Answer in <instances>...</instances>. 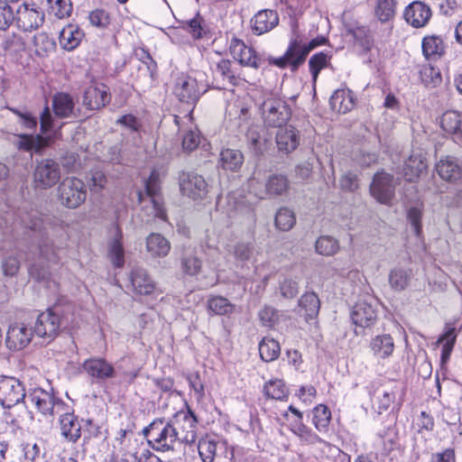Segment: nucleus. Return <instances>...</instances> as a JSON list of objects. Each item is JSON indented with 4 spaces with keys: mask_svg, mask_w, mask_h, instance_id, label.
<instances>
[{
    "mask_svg": "<svg viewBox=\"0 0 462 462\" xmlns=\"http://www.w3.org/2000/svg\"><path fill=\"white\" fill-rule=\"evenodd\" d=\"M325 42V37L320 36L306 42L300 34L295 32L284 54L282 57L271 59L270 63L280 69L290 68L294 72L305 62L309 53Z\"/></svg>",
    "mask_w": 462,
    "mask_h": 462,
    "instance_id": "1",
    "label": "nucleus"
},
{
    "mask_svg": "<svg viewBox=\"0 0 462 462\" xmlns=\"http://www.w3.org/2000/svg\"><path fill=\"white\" fill-rule=\"evenodd\" d=\"M148 445L160 452L173 451L180 444L178 432L165 419H156L143 430Z\"/></svg>",
    "mask_w": 462,
    "mask_h": 462,
    "instance_id": "2",
    "label": "nucleus"
},
{
    "mask_svg": "<svg viewBox=\"0 0 462 462\" xmlns=\"http://www.w3.org/2000/svg\"><path fill=\"white\" fill-rule=\"evenodd\" d=\"M138 199L143 204V209L149 217L162 220L167 219V213L160 195V174L153 170L145 180V191L138 192Z\"/></svg>",
    "mask_w": 462,
    "mask_h": 462,
    "instance_id": "3",
    "label": "nucleus"
},
{
    "mask_svg": "<svg viewBox=\"0 0 462 462\" xmlns=\"http://www.w3.org/2000/svg\"><path fill=\"white\" fill-rule=\"evenodd\" d=\"M261 116L269 127H281L289 121L291 116L288 104L273 94H268L260 106Z\"/></svg>",
    "mask_w": 462,
    "mask_h": 462,
    "instance_id": "4",
    "label": "nucleus"
},
{
    "mask_svg": "<svg viewBox=\"0 0 462 462\" xmlns=\"http://www.w3.org/2000/svg\"><path fill=\"white\" fill-rule=\"evenodd\" d=\"M58 193L60 203L69 208H78L87 197L84 182L74 177L64 179L59 185Z\"/></svg>",
    "mask_w": 462,
    "mask_h": 462,
    "instance_id": "5",
    "label": "nucleus"
},
{
    "mask_svg": "<svg viewBox=\"0 0 462 462\" xmlns=\"http://www.w3.org/2000/svg\"><path fill=\"white\" fill-rule=\"evenodd\" d=\"M169 420L178 432L180 443L192 444L196 441L198 420L190 410L180 411Z\"/></svg>",
    "mask_w": 462,
    "mask_h": 462,
    "instance_id": "6",
    "label": "nucleus"
},
{
    "mask_svg": "<svg viewBox=\"0 0 462 462\" xmlns=\"http://www.w3.org/2000/svg\"><path fill=\"white\" fill-rule=\"evenodd\" d=\"M204 92L203 86L189 75L181 73L175 79L173 94L180 102L195 105Z\"/></svg>",
    "mask_w": 462,
    "mask_h": 462,
    "instance_id": "7",
    "label": "nucleus"
},
{
    "mask_svg": "<svg viewBox=\"0 0 462 462\" xmlns=\"http://www.w3.org/2000/svg\"><path fill=\"white\" fill-rule=\"evenodd\" d=\"M60 179L59 163L52 159H42L36 162L33 171V182L37 189H46L53 187Z\"/></svg>",
    "mask_w": 462,
    "mask_h": 462,
    "instance_id": "8",
    "label": "nucleus"
},
{
    "mask_svg": "<svg viewBox=\"0 0 462 462\" xmlns=\"http://www.w3.org/2000/svg\"><path fill=\"white\" fill-rule=\"evenodd\" d=\"M395 186L392 174L384 171L377 172L370 184V194L379 203L390 205L395 196Z\"/></svg>",
    "mask_w": 462,
    "mask_h": 462,
    "instance_id": "9",
    "label": "nucleus"
},
{
    "mask_svg": "<svg viewBox=\"0 0 462 462\" xmlns=\"http://www.w3.org/2000/svg\"><path fill=\"white\" fill-rule=\"evenodd\" d=\"M24 386L20 380L13 376L0 375V404L11 408L25 398Z\"/></svg>",
    "mask_w": 462,
    "mask_h": 462,
    "instance_id": "10",
    "label": "nucleus"
},
{
    "mask_svg": "<svg viewBox=\"0 0 462 462\" xmlns=\"http://www.w3.org/2000/svg\"><path fill=\"white\" fill-rule=\"evenodd\" d=\"M179 180L181 193L193 200L204 199L208 192L205 179L196 172H182Z\"/></svg>",
    "mask_w": 462,
    "mask_h": 462,
    "instance_id": "11",
    "label": "nucleus"
},
{
    "mask_svg": "<svg viewBox=\"0 0 462 462\" xmlns=\"http://www.w3.org/2000/svg\"><path fill=\"white\" fill-rule=\"evenodd\" d=\"M351 319L356 327H372L377 319L375 300L370 297L359 300L352 309Z\"/></svg>",
    "mask_w": 462,
    "mask_h": 462,
    "instance_id": "12",
    "label": "nucleus"
},
{
    "mask_svg": "<svg viewBox=\"0 0 462 462\" xmlns=\"http://www.w3.org/2000/svg\"><path fill=\"white\" fill-rule=\"evenodd\" d=\"M60 328V315L52 310H48L39 314L33 330L39 337L51 341L58 335Z\"/></svg>",
    "mask_w": 462,
    "mask_h": 462,
    "instance_id": "13",
    "label": "nucleus"
},
{
    "mask_svg": "<svg viewBox=\"0 0 462 462\" xmlns=\"http://www.w3.org/2000/svg\"><path fill=\"white\" fill-rule=\"evenodd\" d=\"M111 100L109 88L102 83L88 86L83 95V106L88 110H98L105 107Z\"/></svg>",
    "mask_w": 462,
    "mask_h": 462,
    "instance_id": "14",
    "label": "nucleus"
},
{
    "mask_svg": "<svg viewBox=\"0 0 462 462\" xmlns=\"http://www.w3.org/2000/svg\"><path fill=\"white\" fill-rule=\"evenodd\" d=\"M191 113L192 110L183 117L181 122L180 116H174L175 125L179 127V130L183 128L185 132L182 137V147L187 152L195 150L200 143L199 132L195 125H192Z\"/></svg>",
    "mask_w": 462,
    "mask_h": 462,
    "instance_id": "15",
    "label": "nucleus"
},
{
    "mask_svg": "<svg viewBox=\"0 0 462 462\" xmlns=\"http://www.w3.org/2000/svg\"><path fill=\"white\" fill-rule=\"evenodd\" d=\"M32 337V330L23 323L12 324L6 333V346L14 351L28 346Z\"/></svg>",
    "mask_w": 462,
    "mask_h": 462,
    "instance_id": "16",
    "label": "nucleus"
},
{
    "mask_svg": "<svg viewBox=\"0 0 462 462\" xmlns=\"http://www.w3.org/2000/svg\"><path fill=\"white\" fill-rule=\"evenodd\" d=\"M230 52L235 60L244 66L258 69L261 64V59L255 51L245 44L239 39L234 38L230 43Z\"/></svg>",
    "mask_w": 462,
    "mask_h": 462,
    "instance_id": "17",
    "label": "nucleus"
},
{
    "mask_svg": "<svg viewBox=\"0 0 462 462\" xmlns=\"http://www.w3.org/2000/svg\"><path fill=\"white\" fill-rule=\"evenodd\" d=\"M16 14L18 26L25 32L38 29L44 22V14L27 4L21 5Z\"/></svg>",
    "mask_w": 462,
    "mask_h": 462,
    "instance_id": "18",
    "label": "nucleus"
},
{
    "mask_svg": "<svg viewBox=\"0 0 462 462\" xmlns=\"http://www.w3.org/2000/svg\"><path fill=\"white\" fill-rule=\"evenodd\" d=\"M29 399L37 410L44 415H52L55 409L63 406L62 402L56 400L51 393L41 388L34 389L30 393Z\"/></svg>",
    "mask_w": 462,
    "mask_h": 462,
    "instance_id": "19",
    "label": "nucleus"
},
{
    "mask_svg": "<svg viewBox=\"0 0 462 462\" xmlns=\"http://www.w3.org/2000/svg\"><path fill=\"white\" fill-rule=\"evenodd\" d=\"M435 171L441 180L456 182L462 177V167L459 161L450 155L441 157L435 164Z\"/></svg>",
    "mask_w": 462,
    "mask_h": 462,
    "instance_id": "20",
    "label": "nucleus"
},
{
    "mask_svg": "<svg viewBox=\"0 0 462 462\" xmlns=\"http://www.w3.org/2000/svg\"><path fill=\"white\" fill-rule=\"evenodd\" d=\"M83 369L90 377L100 382L113 378L116 375V370L112 364L101 357L86 360L83 364Z\"/></svg>",
    "mask_w": 462,
    "mask_h": 462,
    "instance_id": "21",
    "label": "nucleus"
},
{
    "mask_svg": "<svg viewBox=\"0 0 462 462\" xmlns=\"http://www.w3.org/2000/svg\"><path fill=\"white\" fill-rule=\"evenodd\" d=\"M278 128L275 141L279 152L291 153L295 151L300 142V131L291 125Z\"/></svg>",
    "mask_w": 462,
    "mask_h": 462,
    "instance_id": "22",
    "label": "nucleus"
},
{
    "mask_svg": "<svg viewBox=\"0 0 462 462\" xmlns=\"http://www.w3.org/2000/svg\"><path fill=\"white\" fill-rule=\"evenodd\" d=\"M279 14L276 11L263 9L257 12L251 19V28L255 35H262L275 28L279 23Z\"/></svg>",
    "mask_w": 462,
    "mask_h": 462,
    "instance_id": "23",
    "label": "nucleus"
},
{
    "mask_svg": "<svg viewBox=\"0 0 462 462\" xmlns=\"http://www.w3.org/2000/svg\"><path fill=\"white\" fill-rule=\"evenodd\" d=\"M431 17V10L426 4L415 1L408 5L404 12V18L408 23L415 28L425 26Z\"/></svg>",
    "mask_w": 462,
    "mask_h": 462,
    "instance_id": "24",
    "label": "nucleus"
},
{
    "mask_svg": "<svg viewBox=\"0 0 462 462\" xmlns=\"http://www.w3.org/2000/svg\"><path fill=\"white\" fill-rule=\"evenodd\" d=\"M146 251L152 258H162L171 251V243L162 234L152 233L146 237Z\"/></svg>",
    "mask_w": 462,
    "mask_h": 462,
    "instance_id": "25",
    "label": "nucleus"
},
{
    "mask_svg": "<svg viewBox=\"0 0 462 462\" xmlns=\"http://www.w3.org/2000/svg\"><path fill=\"white\" fill-rule=\"evenodd\" d=\"M290 188V181L288 178L282 174H273L270 176L265 183V189L256 193L260 199H264L265 196H282L284 195Z\"/></svg>",
    "mask_w": 462,
    "mask_h": 462,
    "instance_id": "26",
    "label": "nucleus"
},
{
    "mask_svg": "<svg viewBox=\"0 0 462 462\" xmlns=\"http://www.w3.org/2000/svg\"><path fill=\"white\" fill-rule=\"evenodd\" d=\"M427 170L425 158L420 152H412L405 161L403 175L408 181H415Z\"/></svg>",
    "mask_w": 462,
    "mask_h": 462,
    "instance_id": "27",
    "label": "nucleus"
},
{
    "mask_svg": "<svg viewBox=\"0 0 462 462\" xmlns=\"http://www.w3.org/2000/svg\"><path fill=\"white\" fill-rule=\"evenodd\" d=\"M60 434L67 440L76 442L81 436V425L78 418L70 412H66L60 418Z\"/></svg>",
    "mask_w": 462,
    "mask_h": 462,
    "instance_id": "28",
    "label": "nucleus"
},
{
    "mask_svg": "<svg viewBox=\"0 0 462 462\" xmlns=\"http://www.w3.org/2000/svg\"><path fill=\"white\" fill-rule=\"evenodd\" d=\"M133 291L141 295H148L152 292L154 283L148 275L146 270L134 268L130 275Z\"/></svg>",
    "mask_w": 462,
    "mask_h": 462,
    "instance_id": "29",
    "label": "nucleus"
},
{
    "mask_svg": "<svg viewBox=\"0 0 462 462\" xmlns=\"http://www.w3.org/2000/svg\"><path fill=\"white\" fill-rule=\"evenodd\" d=\"M114 237L108 244V257L116 267H122L125 263V251L123 247V233L116 226L113 229Z\"/></svg>",
    "mask_w": 462,
    "mask_h": 462,
    "instance_id": "30",
    "label": "nucleus"
},
{
    "mask_svg": "<svg viewBox=\"0 0 462 462\" xmlns=\"http://www.w3.org/2000/svg\"><path fill=\"white\" fill-rule=\"evenodd\" d=\"M329 105L337 113L349 112L355 106L353 92L349 89H337L329 99Z\"/></svg>",
    "mask_w": 462,
    "mask_h": 462,
    "instance_id": "31",
    "label": "nucleus"
},
{
    "mask_svg": "<svg viewBox=\"0 0 462 462\" xmlns=\"http://www.w3.org/2000/svg\"><path fill=\"white\" fill-rule=\"evenodd\" d=\"M244 162L243 153L236 149H223L219 154L218 166L225 171H237Z\"/></svg>",
    "mask_w": 462,
    "mask_h": 462,
    "instance_id": "32",
    "label": "nucleus"
},
{
    "mask_svg": "<svg viewBox=\"0 0 462 462\" xmlns=\"http://www.w3.org/2000/svg\"><path fill=\"white\" fill-rule=\"evenodd\" d=\"M394 399L395 393L392 388H377L372 397L373 408L378 414H382L391 407Z\"/></svg>",
    "mask_w": 462,
    "mask_h": 462,
    "instance_id": "33",
    "label": "nucleus"
},
{
    "mask_svg": "<svg viewBox=\"0 0 462 462\" xmlns=\"http://www.w3.org/2000/svg\"><path fill=\"white\" fill-rule=\"evenodd\" d=\"M83 36L84 33L77 26L69 24L60 33V44L63 49L72 51L79 46Z\"/></svg>",
    "mask_w": 462,
    "mask_h": 462,
    "instance_id": "34",
    "label": "nucleus"
},
{
    "mask_svg": "<svg viewBox=\"0 0 462 462\" xmlns=\"http://www.w3.org/2000/svg\"><path fill=\"white\" fill-rule=\"evenodd\" d=\"M370 347L374 356L380 358H386L393 352V339L388 334L378 335L372 338Z\"/></svg>",
    "mask_w": 462,
    "mask_h": 462,
    "instance_id": "35",
    "label": "nucleus"
},
{
    "mask_svg": "<svg viewBox=\"0 0 462 462\" xmlns=\"http://www.w3.org/2000/svg\"><path fill=\"white\" fill-rule=\"evenodd\" d=\"M15 146L24 152H41L48 144V140L41 134H19Z\"/></svg>",
    "mask_w": 462,
    "mask_h": 462,
    "instance_id": "36",
    "label": "nucleus"
},
{
    "mask_svg": "<svg viewBox=\"0 0 462 462\" xmlns=\"http://www.w3.org/2000/svg\"><path fill=\"white\" fill-rule=\"evenodd\" d=\"M74 106L72 97L67 93H57L52 98V108L55 115L59 117H69L73 112Z\"/></svg>",
    "mask_w": 462,
    "mask_h": 462,
    "instance_id": "37",
    "label": "nucleus"
},
{
    "mask_svg": "<svg viewBox=\"0 0 462 462\" xmlns=\"http://www.w3.org/2000/svg\"><path fill=\"white\" fill-rule=\"evenodd\" d=\"M444 42L439 36H426L422 40V52L427 60H437L444 53Z\"/></svg>",
    "mask_w": 462,
    "mask_h": 462,
    "instance_id": "38",
    "label": "nucleus"
},
{
    "mask_svg": "<svg viewBox=\"0 0 462 462\" xmlns=\"http://www.w3.org/2000/svg\"><path fill=\"white\" fill-rule=\"evenodd\" d=\"M291 431L306 445L322 444L330 448V444L319 438L311 429L302 422H296L291 427Z\"/></svg>",
    "mask_w": 462,
    "mask_h": 462,
    "instance_id": "39",
    "label": "nucleus"
},
{
    "mask_svg": "<svg viewBox=\"0 0 462 462\" xmlns=\"http://www.w3.org/2000/svg\"><path fill=\"white\" fill-rule=\"evenodd\" d=\"M254 244L250 241L237 242L234 245L232 251L236 262L242 266L254 258Z\"/></svg>",
    "mask_w": 462,
    "mask_h": 462,
    "instance_id": "40",
    "label": "nucleus"
},
{
    "mask_svg": "<svg viewBox=\"0 0 462 462\" xmlns=\"http://www.w3.org/2000/svg\"><path fill=\"white\" fill-rule=\"evenodd\" d=\"M331 420V412L328 406L319 404L312 410L311 421L319 432H327Z\"/></svg>",
    "mask_w": 462,
    "mask_h": 462,
    "instance_id": "41",
    "label": "nucleus"
},
{
    "mask_svg": "<svg viewBox=\"0 0 462 462\" xmlns=\"http://www.w3.org/2000/svg\"><path fill=\"white\" fill-rule=\"evenodd\" d=\"M457 339L456 329L453 327H446L445 332L439 337L437 345H442L441 362L448 361Z\"/></svg>",
    "mask_w": 462,
    "mask_h": 462,
    "instance_id": "42",
    "label": "nucleus"
},
{
    "mask_svg": "<svg viewBox=\"0 0 462 462\" xmlns=\"http://www.w3.org/2000/svg\"><path fill=\"white\" fill-rule=\"evenodd\" d=\"M440 125L448 134H462V115L457 111H447L442 115Z\"/></svg>",
    "mask_w": 462,
    "mask_h": 462,
    "instance_id": "43",
    "label": "nucleus"
},
{
    "mask_svg": "<svg viewBox=\"0 0 462 462\" xmlns=\"http://www.w3.org/2000/svg\"><path fill=\"white\" fill-rule=\"evenodd\" d=\"M299 305L304 310L306 319H314L318 316L320 308V301L316 293L307 292L300 297Z\"/></svg>",
    "mask_w": 462,
    "mask_h": 462,
    "instance_id": "44",
    "label": "nucleus"
},
{
    "mask_svg": "<svg viewBox=\"0 0 462 462\" xmlns=\"http://www.w3.org/2000/svg\"><path fill=\"white\" fill-rule=\"evenodd\" d=\"M280 352L279 342L273 338L263 337L259 343V354L265 362H271L278 358Z\"/></svg>",
    "mask_w": 462,
    "mask_h": 462,
    "instance_id": "45",
    "label": "nucleus"
},
{
    "mask_svg": "<svg viewBox=\"0 0 462 462\" xmlns=\"http://www.w3.org/2000/svg\"><path fill=\"white\" fill-rule=\"evenodd\" d=\"M316 252L324 256H332L339 250V242L330 236H319L315 244Z\"/></svg>",
    "mask_w": 462,
    "mask_h": 462,
    "instance_id": "46",
    "label": "nucleus"
},
{
    "mask_svg": "<svg viewBox=\"0 0 462 462\" xmlns=\"http://www.w3.org/2000/svg\"><path fill=\"white\" fill-rule=\"evenodd\" d=\"M263 393L268 398L283 400L288 395V389L282 380L273 379L264 384Z\"/></svg>",
    "mask_w": 462,
    "mask_h": 462,
    "instance_id": "47",
    "label": "nucleus"
},
{
    "mask_svg": "<svg viewBox=\"0 0 462 462\" xmlns=\"http://www.w3.org/2000/svg\"><path fill=\"white\" fill-rule=\"evenodd\" d=\"M374 14L381 23H387L395 15L394 0H377Z\"/></svg>",
    "mask_w": 462,
    "mask_h": 462,
    "instance_id": "48",
    "label": "nucleus"
},
{
    "mask_svg": "<svg viewBox=\"0 0 462 462\" xmlns=\"http://www.w3.org/2000/svg\"><path fill=\"white\" fill-rule=\"evenodd\" d=\"M208 309L217 315L232 314L235 310V305L226 298L214 296L208 300Z\"/></svg>",
    "mask_w": 462,
    "mask_h": 462,
    "instance_id": "49",
    "label": "nucleus"
},
{
    "mask_svg": "<svg viewBox=\"0 0 462 462\" xmlns=\"http://www.w3.org/2000/svg\"><path fill=\"white\" fill-rule=\"evenodd\" d=\"M296 223L294 213L288 208H280L275 215V226L283 232L291 230Z\"/></svg>",
    "mask_w": 462,
    "mask_h": 462,
    "instance_id": "50",
    "label": "nucleus"
},
{
    "mask_svg": "<svg viewBox=\"0 0 462 462\" xmlns=\"http://www.w3.org/2000/svg\"><path fill=\"white\" fill-rule=\"evenodd\" d=\"M330 59V55L323 51L314 54L310 59L309 66L313 82H316L319 71L328 65Z\"/></svg>",
    "mask_w": 462,
    "mask_h": 462,
    "instance_id": "51",
    "label": "nucleus"
},
{
    "mask_svg": "<svg viewBox=\"0 0 462 462\" xmlns=\"http://www.w3.org/2000/svg\"><path fill=\"white\" fill-rule=\"evenodd\" d=\"M35 52L39 56H45L55 49V42L45 32H41L33 37Z\"/></svg>",
    "mask_w": 462,
    "mask_h": 462,
    "instance_id": "52",
    "label": "nucleus"
},
{
    "mask_svg": "<svg viewBox=\"0 0 462 462\" xmlns=\"http://www.w3.org/2000/svg\"><path fill=\"white\" fill-rule=\"evenodd\" d=\"M50 4V14L59 19L69 17L72 12L70 0H48Z\"/></svg>",
    "mask_w": 462,
    "mask_h": 462,
    "instance_id": "53",
    "label": "nucleus"
},
{
    "mask_svg": "<svg viewBox=\"0 0 462 462\" xmlns=\"http://www.w3.org/2000/svg\"><path fill=\"white\" fill-rule=\"evenodd\" d=\"M22 221L24 226L30 230L38 232L41 236L45 235V226L42 218L37 211L27 213L26 216L22 217Z\"/></svg>",
    "mask_w": 462,
    "mask_h": 462,
    "instance_id": "54",
    "label": "nucleus"
},
{
    "mask_svg": "<svg viewBox=\"0 0 462 462\" xmlns=\"http://www.w3.org/2000/svg\"><path fill=\"white\" fill-rule=\"evenodd\" d=\"M201 260L193 254H187L181 258V269L184 273L194 276L201 270Z\"/></svg>",
    "mask_w": 462,
    "mask_h": 462,
    "instance_id": "55",
    "label": "nucleus"
},
{
    "mask_svg": "<svg viewBox=\"0 0 462 462\" xmlns=\"http://www.w3.org/2000/svg\"><path fill=\"white\" fill-rule=\"evenodd\" d=\"M420 74L422 81L427 86L435 87L442 80L439 69L432 67L431 65L423 66Z\"/></svg>",
    "mask_w": 462,
    "mask_h": 462,
    "instance_id": "56",
    "label": "nucleus"
},
{
    "mask_svg": "<svg viewBox=\"0 0 462 462\" xmlns=\"http://www.w3.org/2000/svg\"><path fill=\"white\" fill-rule=\"evenodd\" d=\"M410 276L405 270L395 269L390 273L389 282L396 291H402L408 285Z\"/></svg>",
    "mask_w": 462,
    "mask_h": 462,
    "instance_id": "57",
    "label": "nucleus"
},
{
    "mask_svg": "<svg viewBox=\"0 0 462 462\" xmlns=\"http://www.w3.org/2000/svg\"><path fill=\"white\" fill-rule=\"evenodd\" d=\"M10 110L18 116V123L28 130H34L37 126L38 121L31 112L27 110H20L17 108H10Z\"/></svg>",
    "mask_w": 462,
    "mask_h": 462,
    "instance_id": "58",
    "label": "nucleus"
},
{
    "mask_svg": "<svg viewBox=\"0 0 462 462\" xmlns=\"http://www.w3.org/2000/svg\"><path fill=\"white\" fill-rule=\"evenodd\" d=\"M199 453L203 462H212L217 450V444L212 440L203 439L198 445Z\"/></svg>",
    "mask_w": 462,
    "mask_h": 462,
    "instance_id": "59",
    "label": "nucleus"
},
{
    "mask_svg": "<svg viewBox=\"0 0 462 462\" xmlns=\"http://www.w3.org/2000/svg\"><path fill=\"white\" fill-rule=\"evenodd\" d=\"M88 20L93 26L100 29L106 28L110 23L109 14L102 9H96L88 15Z\"/></svg>",
    "mask_w": 462,
    "mask_h": 462,
    "instance_id": "60",
    "label": "nucleus"
},
{
    "mask_svg": "<svg viewBox=\"0 0 462 462\" xmlns=\"http://www.w3.org/2000/svg\"><path fill=\"white\" fill-rule=\"evenodd\" d=\"M280 292L283 298H295L299 293L298 282L291 278H284L280 283Z\"/></svg>",
    "mask_w": 462,
    "mask_h": 462,
    "instance_id": "61",
    "label": "nucleus"
},
{
    "mask_svg": "<svg viewBox=\"0 0 462 462\" xmlns=\"http://www.w3.org/2000/svg\"><path fill=\"white\" fill-rule=\"evenodd\" d=\"M14 19V11L5 2L0 0V30L7 29Z\"/></svg>",
    "mask_w": 462,
    "mask_h": 462,
    "instance_id": "62",
    "label": "nucleus"
},
{
    "mask_svg": "<svg viewBox=\"0 0 462 462\" xmlns=\"http://www.w3.org/2000/svg\"><path fill=\"white\" fill-rule=\"evenodd\" d=\"M259 319L263 326L272 328L278 320L277 310L273 307L265 306L259 311Z\"/></svg>",
    "mask_w": 462,
    "mask_h": 462,
    "instance_id": "63",
    "label": "nucleus"
},
{
    "mask_svg": "<svg viewBox=\"0 0 462 462\" xmlns=\"http://www.w3.org/2000/svg\"><path fill=\"white\" fill-rule=\"evenodd\" d=\"M421 210L416 207L411 208L408 211V219L417 236H420L421 234Z\"/></svg>",
    "mask_w": 462,
    "mask_h": 462,
    "instance_id": "64",
    "label": "nucleus"
}]
</instances>
